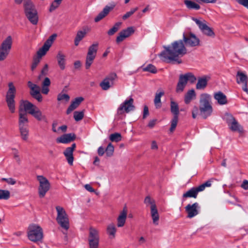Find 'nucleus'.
Returning a JSON list of instances; mask_svg holds the SVG:
<instances>
[{
    "instance_id": "34",
    "label": "nucleus",
    "mask_w": 248,
    "mask_h": 248,
    "mask_svg": "<svg viewBox=\"0 0 248 248\" xmlns=\"http://www.w3.org/2000/svg\"><path fill=\"white\" fill-rule=\"evenodd\" d=\"M164 94V92L163 91L157 92L155 93V98L154 99V103L156 108H159L161 107V97Z\"/></svg>"
},
{
    "instance_id": "20",
    "label": "nucleus",
    "mask_w": 248,
    "mask_h": 248,
    "mask_svg": "<svg viewBox=\"0 0 248 248\" xmlns=\"http://www.w3.org/2000/svg\"><path fill=\"white\" fill-rule=\"evenodd\" d=\"M76 138V136L74 133L65 134L58 138L56 141L58 143H68L74 141Z\"/></svg>"
},
{
    "instance_id": "41",
    "label": "nucleus",
    "mask_w": 248,
    "mask_h": 248,
    "mask_svg": "<svg viewBox=\"0 0 248 248\" xmlns=\"http://www.w3.org/2000/svg\"><path fill=\"white\" fill-rule=\"evenodd\" d=\"M109 140L113 142H119L122 140V136L121 134L119 133L111 134L109 136Z\"/></svg>"
},
{
    "instance_id": "55",
    "label": "nucleus",
    "mask_w": 248,
    "mask_h": 248,
    "mask_svg": "<svg viewBox=\"0 0 248 248\" xmlns=\"http://www.w3.org/2000/svg\"><path fill=\"white\" fill-rule=\"evenodd\" d=\"M60 5V3H58V2H55V0H54L52 2V3L51 4L50 6V7H49V11L50 12H53V11H54L56 8H57L59 5Z\"/></svg>"
},
{
    "instance_id": "2",
    "label": "nucleus",
    "mask_w": 248,
    "mask_h": 248,
    "mask_svg": "<svg viewBox=\"0 0 248 248\" xmlns=\"http://www.w3.org/2000/svg\"><path fill=\"white\" fill-rule=\"evenodd\" d=\"M199 108L195 106L192 111V117L195 119L199 114L203 119L211 115L213 108L211 105V96L207 93H202L200 96Z\"/></svg>"
},
{
    "instance_id": "63",
    "label": "nucleus",
    "mask_w": 248,
    "mask_h": 248,
    "mask_svg": "<svg viewBox=\"0 0 248 248\" xmlns=\"http://www.w3.org/2000/svg\"><path fill=\"white\" fill-rule=\"evenodd\" d=\"M105 152L104 149L102 146L99 147L97 150V153L99 156H102L104 154Z\"/></svg>"
},
{
    "instance_id": "8",
    "label": "nucleus",
    "mask_w": 248,
    "mask_h": 248,
    "mask_svg": "<svg viewBox=\"0 0 248 248\" xmlns=\"http://www.w3.org/2000/svg\"><path fill=\"white\" fill-rule=\"evenodd\" d=\"M9 89L6 95V101L8 107L12 113L15 112V97L16 93V89L12 82L8 84Z\"/></svg>"
},
{
    "instance_id": "23",
    "label": "nucleus",
    "mask_w": 248,
    "mask_h": 248,
    "mask_svg": "<svg viewBox=\"0 0 248 248\" xmlns=\"http://www.w3.org/2000/svg\"><path fill=\"white\" fill-rule=\"evenodd\" d=\"M127 214V209L125 206L122 210V211L121 212L119 217L117 218V226L118 227H122L124 226Z\"/></svg>"
},
{
    "instance_id": "12",
    "label": "nucleus",
    "mask_w": 248,
    "mask_h": 248,
    "mask_svg": "<svg viewBox=\"0 0 248 248\" xmlns=\"http://www.w3.org/2000/svg\"><path fill=\"white\" fill-rule=\"evenodd\" d=\"M144 203L147 205H151V215L153 223L155 225H157L158 224L159 216L155 201L152 200L150 196H147L144 199Z\"/></svg>"
},
{
    "instance_id": "57",
    "label": "nucleus",
    "mask_w": 248,
    "mask_h": 248,
    "mask_svg": "<svg viewBox=\"0 0 248 248\" xmlns=\"http://www.w3.org/2000/svg\"><path fill=\"white\" fill-rule=\"evenodd\" d=\"M1 181H5L8 184L12 185H14L16 184V181L12 178H3L1 179Z\"/></svg>"
},
{
    "instance_id": "16",
    "label": "nucleus",
    "mask_w": 248,
    "mask_h": 248,
    "mask_svg": "<svg viewBox=\"0 0 248 248\" xmlns=\"http://www.w3.org/2000/svg\"><path fill=\"white\" fill-rule=\"evenodd\" d=\"M186 46L195 47L200 46V39L193 33L190 32L188 34H183L182 40Z\"/></svg>"
},
{
    "instance_id": "32",
    "label": "nucleus",
    "mask_w": 248,
    "mask_h": 248,
    "mask_svg": "<svg viewBox=\"0 0 248 248\" xmlns=\"http://www.w3.org/2000/svg\"><path fill=\"white\" fill-rule=\"evenodd\" d=\"M85 30L79 31L77 32L76 37L74 40V44L76 46L79 45V42L84 38L86 34Z\"/></svg>"
},
{
    "instance_id": "14",
    "label": "nucleus",
    "mask_w": 248,
    "mask_h": 248,
    "mask_svg": "<svg viewBox=\"0 0 248 248\" xmlns=\"http://www.w3.org/2000/svg\"><path fill=\"white\" fill-rule=\"evenodd\" d=\"M133 104L134 99L130 96L120 105L117 109V114L119 115H122L124 112L129 113L131 111L134 110L135 107Z\"/></svg>"
},
{
    "instance_id": "31",
    "label": "nucleus",
    "mask_w": 248,
    "mask_h": 248,
    "mask_svg": "<svg viewBox=\"0 0 248 248\" xmlns=\"http://www.w3.org/2000/svg\"><path fill=\"white\" fill-rule=\"evenodd\" d=\"M196 97V93L194 89L189 90L185 96V102L186 104H188L192 100Z\"/></svg>"
},
{
    "instance_id": "28",
    "label": "nucleus",
    "mask_w": 248,
    "mask_h": 248,
    "mask_svg": "<svg viewBox=\"0 0 248 248\" xmlns=\"http://www.w3.org/2000/svg\"><path fill=\"white\" fill-rule=\"evenodd\" d=\"M236 82L238 84L244 83L248 82V78L246 74L240 71L237 72L236 76Z\"/></svg>"
},
{
    "instance_id": "19",
    "label": "nucleus",
    "mask_w": 248,
    "mask_h": 248,
    "mask_svg": "<svg viewBox=\"0 0 248 248\" xmlns=\"http://www.w3.org/2000/svg\"><path fill=\"white\" fill-rule=\"evenodd\" d=\"M200 208L198 202H195L193 204H188L185 207V210L187 213L188 218H192L199 214L198 209Z\"/></svg>"
},
{
    "instance_id": "38",
    "label": "nucleus",
    "mask_w": 248,
    "mask_h": 248,
    "mask_svg": "<svg viewBox=\"0 0 248 248\" xmlns=\"http://www.w3.org/2000/svg\"><path fill=\"white\" fill-rule=\"evenodd\" d=\"M107 232L108 234L114 238L115 237V233L116 232V229L115 225L113 224H111L108 225Z\"/></svg>"
},
{
    "instance_id": "51",
    "label": "nucleus",
    "mask_w": 248,
    "mask_h": 248,
    "mask_svg": "<svg viewBox=\"0 0 248 248\" xmlns=\"http://www.w3.org/2000/svg\"><path fill=\"white\" fill-rule=\"evenodd\" d=\"M57 34L54 33L49 37L44 44H46L49 47L51 46L54 40L56 39Z\"/></svg>"
},
{
    "instance_id": "50",
    "label": "nucleus",
    "mask_w": 248,
    "mask_h": 248,
    "mask_svg": "<svg viewBox=\"0 0 248 248\" xmlns=\"http://www.w3.org/2000/svg\"><path fill=\"white\" fill-rule=\"evenodd\" d=\"M69 99L70 96L67 94L60 93L57 96V100L59 101L65 100L67 102Z\"/></svg>"
},
{
    "instance_id": "5",
    "label": "nucleus",
    "mask_w": 248,
    "mask_h": 248,
    "mask_svg": "<svg viewBox=\"0 0 248 248\" xmlns=\"http://www.w3.org/2000/svg\"><path fill=\"white\" fill-rule=\"evenodd\" d=\"M22 105L25 111H28V113L32 115L38 121L44 120L46 122L45 115H43L41 110L34 104L29 101H22Z\"/></svg>"
},
{
    "instance_id": "44",
    "label": "nucleus",
    "mask_w": 248,
    "mask_h": 248,
    "mask_svg": "<svg viewBox=\"0 0 248 248\" xmlns=\"http://www.w3.org/2000/svg\"><path fill=\"white\" fill-rule=\"evenodd\" d=\"M134 29L132 27L127 28L125 30H123L120 32L124 35H126V38L130 36L134 32Z\"/></svg>"
},
{
    "instance_id": "26",
    "label": "nucleus",
    "mask_w": 248,
    "mask_h": 248,
    "mask_svg": "<svg viewBox=\"0 0 248 248\" xmlns=\"http://www.w3.org/2000/svg\"><path fill=\"white\" fill-rule=\"evenodd\" d=\"M214 97L220 105H225L228 103L226 96L220 91L215 93L214 94Z\"/></svg>"
},
{
    "instance_id": "48",
    "label": "nucleus",
    "mask_w": 248,
    "mask_h": 248,
    "mask_svg": "<svg viewBox=\"0 0 248 248\" xmlns=\"http://www.w3.org/2000/svg\"><path fill=\"white\" fill-rule=\"evenodd\" d=\"M84 117V113L83 111H76L74 112V118L76 121H79Z\"/></svg>"
},
{
    "instance_id": "29",
    "label": "nucleus",
    "mask_w": 248,
    "mask_h": 248,
    "mask_svg": "<svg viewBox=\"0 0 248 248\" xmlns=\"http://www.w3.org/2000/svg\"><path fill=\"white\" fill-rule=\"evenodd\" d=\"M208 80L206 77L199 78L198 79L196 88L197 90H203L207 85Z\"/></svg>"
},
{
    "instance_id": "47",
    "label": "nucleus",
    "mask_w": 248,
    "mask_h": 248,
    "mask_svg": "<svg viewBox=\"0 0 248 248\" xmlns=\"http://www.w3.org/2000/svg\"><path fill=\"white\" fill-rule=\"evenodd\" d=\"M178 121V117H173V118L172 119L171 121V125L170 129V132H173V131L175 130L177 123Z\"/></svg>"
},
{
    "instance_id": "17",
    "label": "nucleus",
    "mask_w": 248,
    "mask_h": 248,
    "mask_svg": "<svg viewBox=\"0 0 248 248\" xmlns=\"http://www.w3.org/2000/svg\"><path fill=\"white\" fill-rule=\"evenodd\" d=\"M192 19L195 22L204 34L210 37H214L215 36L214 32L210 27L207 25L205 20L201 21L195 17H192Z\"/></svg>"
},
{
    "instance_id": "15",
    "label": "nucleus",
    "mask_w": 248,
    "mask_h": 248,
    "mask_svg": "<svg viewBox=\"0 0 248 248\" xmlns=\"http://www.w3.org/2000/svg\"><path fill=\"white\" fill-rule=\"evenodd\" d=\"M98 44L96 43L89 47L85 62L86 69H89L94 60L98 50Z\"/></svg>"
},
{
    "instance_id": "62",
    "label": "nucleus",
    "mask_w": 248,
    "mask_h": 248,
    "mask_svg": "<svg viewBox=\"0 0 248 248\" xmlns=\"http://www.w3.org/2000/svg\"><path fill=\"white\" fill-rule=\"evenodd\" d=\"M156 122V119H153L151 120L148 124V126L150 128H152L154 127Z\"/></svg>"
},
{
    "instance_id": "27",
    "label": "nucleus",
    "mask_w": 248,
    "mask_h": 248,
    "mask_svg": "<svg viewBox=\"0 0 248 248\" xmlns=\"http://www.w3.org/2000/svg\"><path fill=\"white\" fill-rule=\"evenodd\" d=\"M199 192H201L198 186L193 187L188 190L183 195V198H196Z\"/></svg>"
},
{
    "instance_id": "53",
    "label": "nucleus",
    "mask_w": 248,
    "mask_h": 248,
    "mask_svg": "<svg viewBox=\"0 0 248 248\" xmlns=\"http://www.w3.org/2000/svg\"><path fill=\"white\" fill-rule=\"evenodd\" d=\"M28 86L31 89L30 92H34V91H36L37 89L40 88V87L38 85L32 83V82H31V81L28 82Z\"/></svg>"
},
{
    "instance_id": "22",
    "label": "nucleus",
    "mask_w": 248,
    "mask_h": 248,
    "mask_svg": "<svg viewBox=\"0 0 248 248\" xmlns=\"http://www.w3.org/2000/svg\"><path fill=\"white\" fill-rule=\"evenodd\" d=\"M187 83V79L186 78L185 75L181 74L179 76V80L176 86V92L177 93L182 92L184 91Z\"/></svg>"
},
{
    "instance_id": "39",
    "label": "nucleus",
    "mask_w": 248,
    "mask_h": 248,
    "mask_svg": "<svg viewBox=\"0 0 248 248\" xmlns=\"http://www.w3.org/2000/svg\"><path fill=\"white\" fill-rule=\"evenodd\" d=\"M122 24V22H118L116 23L114 26L111 28L108 31V35H113L115 32H116L119 28L121 25Z\"/></svg>"
},
{
    "instance_id": "7",
    "label": "nucleus",
    "mask_w": 248,
    "mask_h": 248,
    "mask_svg": "<svg viewBox=\"0 0 248 248\" xmlns=\"http://www.w3.org/2000/svg\"><path fill=\"white\" fill-rule=\"evenodd\" d=\"M28 237L33 242L42 240L43 237V231L42 228L36 224H31L28 227Z\"/></svg>"
},
{
    "instance_id": "64",
    "label": "nucleus",
    "mask_w": 248,
    "mask_h": 248,
    "mask_svg": "<svg viewBox=\"0 0 248 248\" xmlns=\"http://www.w3.org/2000/svg\"><path fill=\"white\" fill-rule=\"evenodd\" d=\"M85 188L89 192H93L94 189L89 184H86L84 186Z\"/></svg>"
},
{
    "instance_id": "60",
    "label": "nucleus",
    "mask_w": 248,
    "mask_h": 248,
    "mask_svg": "<svg viewBox=\"0 0 248 248\" xmlns=\"http://www.w3.org/2000/svg\"><path fill=\"white\" fill-rule=\"evenodd\" d=\"M149 109L147 106H144L143 113V119H145L146 117L149 115Z\"/></svg>"
},
{
    "instance_id": "36",
    "label": "nucleus",
    "mask_w": 248,
    "mask_h": 248,
    "mask_svg": "<svg viewBox=\"0 0 248 248\" xmlns=\"http://www.w3.org/2000/svg\"><path fill=\"white\" fill-rule=\"evenodd\" d=\"M184 3L188 9H194L197 10H199L201 8L199 4L191 0H185L184 1Z\"/></svg>"
},
{
    "instance_id": "30",
    "label": "nucleus",
    "mask_w": 248,
    "mask_h": 248,
    "mask_svg": "<svg viewBox=\"0 0 248 248\" xmlns=\"http://www.w3.org/2000/svg\"><path fill=\"white\" fill-rule=\"evenodd\" d=\"M58 63L61 70H64L65 67V56L61 52H59L57 56Z\"/></svg>"
},
{
    "instance_id": "21",
    "label": "nucleus",
    "mask_w": 248,
    "mask_h": 248,
    "mask_svg": "<svg viewBox=\"0 0 248 248\" xmlns=\"http://www.w3.org/2000/svg\"><path fill=\"white\" fill-rule=\"evenodd\" d=\"M115 6V4H112L111 6H106L103 10L101 12H100L98 15L95 17L94 21L95 22H98L102 19L109 13L111 10L113 9Z\"/></svg>"
},
{
    "instance_id": "46",
    "label": "nucleus",
    "mask_w": 248,
    "mask_h": 248,
    "mask_svg": "<svg viewBox=\"0 0 248 248\" xmlns=\"http://www.w3.org/2000/svg\"><path fill=\"white\" fill-rule=\"evenodd\" d=\"M144 71L150 72L152 73L155 74L157 72L156 67L152 64H149L146 67L143 68Z\"/></svg>"
},
{
    "instance_id": "24",
    "label": "nucleus",
    "mask_w": 248,
    "mask_h": 248,
    "mask_svg": "<svg viewBox=\"0 0 248 248\" xmlns=\"http://www.w3.org/2000/svg\"><path fill=\"white\" fill-rule=\"evenodd\" d=\"M83 100L84 98L82 97L76 98L74 101H72L70 105L68 107L66 110V114H70L73 110L77 108Z\"/></svg>"
},
{
    "instance_id": "10",
    "label": "nucleus",
    "mask_w": 248,
    "mask_h": 248,
    "mask_svg": "<svg viewBox=\"0 0 248 248\" xmlns=\"http://www.w3.org/2000/svg\"><path fill=\"white\" fill-rule=\"evenodd\" d=\"M37 179L39 182L38 193L40 198H44L49 190L50 184L48 180L43 175H38Z\"/></svg>"
},
{
    "instance_id": "33",
    "label": "nucleus",
    "mask_w": 248,
    "mask_h": 248,
    "mask_svg": "<svg viewBox=\"0 0 248 248\" xmlns=\"http://www.w3.org/2000/svg\"><path fill=\"white\" fill-rule=\"evenodd\" d=\"M63 154L66 157L68 163L70 166L73 165L74 161L73 152L66 148L63 152Z\"/></svg>"
},
{
    "instance_id": "49",
    "label": "nucleus",
    "mask_w": 248,
    "mask_h": 248,
    "mask_svg": "<svg viewBox=\"0 0 248 248\" xmlns=\"http://www.w3.org/2000/svg\"><path fill=\"white\" fill-rule=\"evenodd\" d=\"M213 182L212 179H210L205 183H203L202 184L198 186V187L199 188L201 191H202L204 190L205 188L206 187H210L212 185V182Z\"/></svg>"
},
{
    "instance_id": "56",
    "label": "nucleus",
    "mask_w": 248,
    "mask_h": 248,
    "mask_svg": "<svg viewBox=\"0 0 248 248\" xmlns=\"http://www.w3.org/2000/svg\"><path fill=\"white\" fill-rule=\"evenodd\" d=\"M126 38V35H124L121 32H119L118 36L116 38V41L117 43H119L124 41Z\"/></svg>"
},
{
    "instance_id": "59",
    "label": "nucleus",
    "mask_w": 248,
    "mask_h": 248,
    "mask_svg": "<svg viewBox=\"0 0 248 248\" xmlns=\"http://www.w3.org/2000/svg\"><path fill=\"white\" fill-rule=\"evenodd\" d=\"M240 5L248 9V0H236Z\"/></svg>"
},
{
    "instance_id": "40",
    "label": "nucleus",
    "mask_w": 248,
    "mask_h": 248,
    "mask_svg": "<svg viewBox=\"0 0 248 248\" xmlns=\"http://www.w3.org/2000/svg\"><path fill=\"white\" fill-rule=\"evenodd\" d=\"M10 197L9 191L0 189V200H7Z\"/></svg>"
},
{
    "instance_id": "37",
    "label": "nucleus",
    "mask_w": 248,
    "mask_h": 248,
    "mask_svg": "<svg viewBox=\"0 0 248 248\" xmlns=\"http://www.w3.org/2000/svg\"><path fill=\"white\" fill-rule=\"evenodd\" d=\"M49 47L47 45L44 44L43 46L40 48L39 50L37 52V56H36L37 58H39V59H41L42 57L44 56L46 52L49 50Z\"/></svg>"
},
{
    "instance_id": "58",
    "label": "nucleus",
    "mask_w": 248,
    "mask_h": 248,
    "mask_svg": "<svg viewBox=\"0 0 248 248\" xmlns=\"http://www.w3.org/2000/svg\"><path fill=\"white\" fill-rule=\"evenodd\" d=\"M12 150L15 151V152L13 153L14 157L15 158V159L16 160V161L17 162V163L20 164V159L19 155H18V151L15 148H13Z\"/></svg>"
},
{
    "instance_id": "6",
    "label": "nucleus",
    "mask_w": 248,
    "mask_h": 248,
    "mask_svg": "<svg viewBox=\"0 0 248 248\" xmlns=\"http://www.w3.org/2000/svg\"><path fill=\"white\" fill-rule=\"evenodd\" d=\"M51 84L50 79L46 77L41 84V90L40 88L37 89L34 92H30V94L32 97L37 100L39 102H41L43 100V97L40 92L44 94H47L49 91V87Z\"/></svg>"
},
{
    "instance_id": "13",
    "label": "nucleus",
    "mask_w": 248,
    "mask_h": 248,
    "mask_svg": "<svg viewBox=\"0 0 248 248\" xmlns=\"http://www.w3.org/2000/svg\"><path fill=\"white\" fill-rule=\"evenodd\" d=\"M88 243L90 248H98L99 242V231L91 227L89 229Z\"/></svg>"
},
{
    "instance_id": "54",
    "label": "nucleus",
    "mask_w": 248,
    "mask_h": 248,
    "mask_svg": "<svg viewBox=\"0 0 248 248\" xmlns=\"http://www.w3.org/2000/svg\"><path fill=\"white\" fill-rule=\"evenodd\" d=\"M40 59L39 58H37L36 57H34L33 59V62L31 64V69L32 71H33L36 67H37V65L40 62Z\"/></svg>"
},
{
    "instance_id": "35",
    "label": "nucleus",
    "mask_w": 248,
    "mask_h": 248,
    "mask_svg": "<svg viewBox=\"0 0 248 248\" xmlns=\"http://www.w3.org/2000/svg\"><path fill=\"white\" fill-rule=\"evenodd\" d=\"M170 111L173 114V117H178L179 114V109L178 104L173 101L170 102Z\"/></svg>"
},
{
    "instance_id": "3",
    "label": "nucleus",
    "mask_w": 248,
    "mask_h": 248,
    "mask_svg": "<svg viewBox=\"0 0 248 248\" xmlns=\"http://www.w3.org/2000/svg\"><path fill=\"white\" fill-rule=\"evenodd\" d=\"M27 112L28 111H25L23 108L22 101L19 108L18 126L21 138L24 140H27L29 134L28 129L29 121L27 116Z\"/></svg>"
},
{
    "instance_id": "1",
    "label": "nucleus",
    "mask_w": 248,
    "mask_h": 248,
    "mask_svg": "<svg viewBox=\"0 0 248 248\" xmlns=\"http://www.w3.org/2000/svg\"><path fill=\"white\" fill-rule=\"evenodd\" d=\"M164 50L158 54V56L162 61L167 63L177 61L180 63L182 62L178 61V57L183 56L187 53V49L182 40L175 41L170 45L164 46Z\"/></svg>"
},
{
    "instance_id": "4",
    "label": "nucleus",
    "mask_w": 248,
    "mask_h": 248,
    "mask_svg": "<svg viewBox=\"0 0 248 248\" xmlns=\"http://www.w3.org/2000/svg\"><path fill=\"white\" fill-rule=\"evenodd\" d=\"M23 2L25 16L32 24H37L38 16L35 5L31 0H23Z\"/></svg>"
},
{
    "instance_id": "42",
    "label": "nucleus",
    "mask_w": 248,
    "mask_h": 248,
    "mask_svg": "<svg viewBox=\"0 0 248 248\" xmlns=\"http://www.w3.org/2000/svg\"><path fill=\"white\" fill-rule=\"evenodd\" d=\"M114 148L113 145L111 144V143H108L105 150L107 156L108 157L111 156L114 153Z\"/></svg>"
},
{
    "instance_id": "61",
    "label": "nucleus",
    "mask_w": 248,
    "mask_h": 248,
    "mask_svg": "<svg viewBox=\"0 0 248 248\" xmlns=\"http://www.w3.org/2000/svg\"><path fill=\"white\" fill-rule=\"evenodd\" d=\"M241 186L245 190H248V180H244L241 184Z\"/></svg>"
},
{
    "instance_id": "43",
    "label": "nucleus",
    "mask_w": 248,
    "mask_h": 248,
    "mask_svg": "<svg viewBox=\"0 0 248 248\" xmlns=\"http://www.w3.org/2000/svg\"><path fill=\"white\" fill-rule=\"evenodd\" d=\"M184 75L187 79V82L189 81L190 83H194L197 80L196 77L192 73L188 72Z\"/></svg>"
},
{
    "instance_id": "9",
    "label": "nucleus",
    "mask_w": 248,
    "mask_h": 248,
    "mask_svg": "<svg viewBox=\"0 0 248 248\" xmlns=\"http://www.w3.org/2000/svg\"><path fill=\"white\" fill-rule=\"evenodd\" d=\"M57 212V221L59 224L62 228L67 230L69 228V219L68 216L64 210L61 206H57L56 207Z\"/></svg>"
},
{
    "instance_id": "11",
    "label": "nucleus",
    "mask_w": 248,
    "mask_h": 248,
    "mask_svg": "<svg viewBox=\"0 0 248 248\" xmlns=\"http://www.w3.org/2000/svg\"><path fill=\"white\" fill-rule=\"evenodd\" d=\"M12 38L8 36L2 43L0 46V61L6 59L11 49Z\"/></svg>"
},
{
    "instance_id": "25",
    "label": "nucleus",
    "mask_w": 248,
    "mask_h": 248,
    "mask_svg": "<svg viewBox=\"0 0 248 248\" xmlns=\"http://www.w3.org/2000/svg\"><path fill=\"white\" fill-rule=\"evenodd\" d=\"M227 116L228 119L232 121L230 126L231 129L233 131L242 132L243 127L238 124L234 118L231 114L227 115Z\"/></svg>"
},
{
    "instance_id": "18",
    "label": "nucleus",
    "mask_w": 248,
    "mask_h": 248,
    "mask_svg": "<svg viewBox=\"0 0 248 248\" xmlns=\"http://www.w3.org/2000/svg\"><path fill=\"white\" fill-rule=\"evenodd\" d=\"M117 76L115 73H111L108 75L102 82L100 83V86L102 90L107 91L114 85V81Z\"/></svg>"
},
{
    "instance_id": "45",
    "label": "nucleus",
    "mask_w": 248,
    "mask_h": 248,
    "mask_svg": "<svg viewBox=\"0 0 248 248\" xmlns=\"http://www.w3.org/2000/svg\"><path fill=\"white\" fill-rule=\"evenodd\" d=\"M48 71V66L47 64H46L41 71V73L38 76V80H41L43 77L47 75Z\"/></svg>"
},
{
    "instance_id": "52",
    "label": "nucleus",
    "mask_w": 248,
    "mask_h": 248,
    "mask_svg": "<svg viewBox=\"0 0 248 248\" xmlns=\"http://www.w3.org/2000/svg\"><path fill=\"white\" fill-rule=\"evenodd\" d=\"M138 10V7H136L135 8H133V9H131V10L130 11L126 12V14H124L123 16V17H122L123 19L124 20H126L128 17H129L130 16H131Z\"/></svg>"
}]
</instances>
